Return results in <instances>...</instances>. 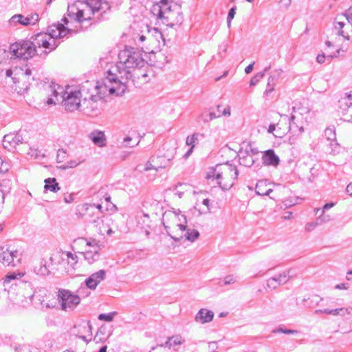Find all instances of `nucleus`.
<instances>
[{"label":"nucleus","instance_id":"864d4df0","mask_svg":"<svg viewBox=\"0 0 352 352\" xmlns=\"http://www.w3.org/2000/svg\"><path fill=\"white\" fill-rule=\"evenodd\" d=\"M81 163V161L71 160L67 162L65 168H74Z\"/></svg>","mask_w":352,"mask_h":352},{"label":"nucleus","instance_id":"4d7b16f0","mask_svg":"<svg viewBox=\"0 0 352 352\" xmlns=\"http://www.w3.org/2000/svg\"><path fill=\"white\" fill-rule=\"evenodd\" d=\"M316 60L319 63H323L325 60V56L324 54H318L316 57Z\"/></svg>","mask_w":352,"mask_h":352},{"label":"nucleus","instance_id":"0e129e2a","mask_svg":"<svg viewBox=\"0 0 352 352\" xmlns=\"http://www.w3.org/2000/svg\"><path fill=\"white\" fill-rule=\"evenodd\" d=\"M346 192L349 195L352 196V184H349L346 186Z\"/></svg>","mask_w":352,"mask_h":352},{"label":"nucleus","instance_id":"f8f14e48","mask_svg":"<svg viewBox=\"0 0 352 352\" xmlns=\"http://www.w3.org/2000/svg\"><path fill=\"white\" fill-rule=\"evenodd\" d=\"M21 261V254L15 250L0 247V262L6 266L16 267Z\"/></svg>","mask_w":352,"mask_h":352},{"label":"nucleus","instance_id":"c9c22d12","mask_svg":"<svg viewBox=\"0 0 352 352\" xmlns=\"http://www.w3.org/2000/svg\"><path fill=\"white\" fill-rule=\"evenodd\" d=\"M184 236L188 241L194 242L199 236V232L197 230H187Z\"/></svg>","mask_w":352,"mask_h":352},{"label":"nucleus","instance_id":"9d476101","mask_svg":"<svg viewBox=\"0 0 352 352\" xmlns=\"http://www.w3.org/2000/svg\"><path fill=\"white\" fill-rule=\"evenodd\" d=\"M334 28L338 34L349 39L350 34H352V8H349L345 14L336 16Z\"/></svg>","mask_w":352,"mask_h":352},{"label":"nucleus","instance_id":"4468645a","mask_svg":"<svg viewBox=\"0 0 352 352\" xmlns=\"http://www.w3.org/2000/svg\"><path fill=\"white\" fill-rule=\"evenodd\" d=\"M80 241L85 243L86 245L89 247V250L80 252V254L83 255L85 260H86L89 264H92L98 261L100 258V247L97 245L96 241L93 240L90 242L87 241V239L84 238L80 239Z\"/></svg>","mask_w":352,"mask_h":352},{"label":"nucleus","instance_id":"603ef678","mask_svg":"<svg viewBox=\"0 0 352 352\" xmlns=\"http://www.w3.org/2000/svg\"><path fill=\"white\" fill-rule=\"evenodd\" d=\"M202 204L206 206V209L203 210L204 213H208L210 211V200L208 199H204L202 201Z\"/></svg>","mask_w":352,"mask_h":352},{"label":"nucleus","instance_id":"2f4dec72","mask_svg":"<svg viewBox=\"0 0 352 352\" xmlns=\"http://www.w3.org/2000/svg\"><path fill=\"white\" fill-rule=\"evenodd\" d=\"M205 135L200 133H195L192 135L186 138V144L192 147H195L198 144L200 139L204 138Z\"/></svg>","mask_w":352,"mask_h":352},{"label":"nucleus","instance_id":"72a5a7b5","mask_svg":"<svg viewBox=\"0 0 352 352\" xmlns=\"http://www.w3.org/2000/svg\"><path fill=\"white\" fill-rule=\"evenodd\" d=\"M85 210L87 212V214L88 215H90V212L91 211H92L94 209H97L98 211H97V213L96 214V216H101L103 214V211H102V206L101 204H85L83 205L82 206Z\"/></svg>","mask_w":352,"mask_h":352},{"label":"nucleus","instance_id":"423d86ee","mask_svg":"<svg viewBox=\"0 0 352 352\" xmlns=\"http://www.w3.org/2000/svg\"><path fill=\"white\" fill-rule=\"evenodd\" d=\"M85 3L68 6L67 15L71 21L83 23L92 19L96 12L102 8V0H86Z\"/></svg>","mask_w":352,"mask_h":352},{"label":"nucleus","instance_id":"6e6552de","mask_svg":"<svg viewBox=\"0 0 352 352\" xmlns=\"http://www.w3.org/2000/svg\"><path fill=\"white\" fill-rule=\"evenodd\" d=\"M186 217L184 214H181L180 211H166L164 213L162 217V223L168 235L175 241H179V239L182 237H176L169 233V229L173 227V228H177L182 232L186 230Z\"/></svg>","mask_w":352,"mask_h":352},{"label":"nucleus","instance_id":"bf43d9fd","mask_svg":"<svg viewBox=\"0 0 352 352\" xmlns=\"http://www.w3.org/2000/svg\"><path fill=\"white\" fill-rule=\"evenodd\" d=\"M208 348L214 351L217 348V342H210L208 343Z\"/></svg>","mask_w":352,"mask_h":352},{"label":"nucleus","instance_id":"20e7f679","mask_svg":"<svg viewBox=\"0 0 352 352\" xmlns=\"http://www.w3.org/2000/svg\"><path fill=\"white\" fill-rule=\"evenodd\" d=\"M43 91L48 96L47 100V104H55L56 101H58V95L61 98V102L65 109L69 111L80 110L81 105V86L78 90L63 91V88L54 82H45L43 85Z\"/></svg>","mask_w":352,"mask_h":352},{"label":"nucleus","instance_id":"f257e3e1","mask_svg":"<svg viewBox=\"0 0 352 352\" xmlns=\"http://www.w3.org/2000/svg\"><path fill=\"white\" fill-rule=\"evenodd\" d=\"M114 77L107 76L102 81L87 80L81 85V105L80 111L96 117L104 109L107 96H120L124 93L126 86L124 82L114 81Z\"/></svg>","mask_w":352,"mask_h":352},{"label":"nucleus","instance_id":"37998d69","mask_svg":"<svg viewBox=\"0 0 352 352\" xmlns=\"http://www.w3.org/2000/svg\"><path fill=\"white\" fill-rule=\"evenodd\" d=\"M176 153V147L173 146L167 149L166 153L164 154V157L167 159L168 161H170L174 158Z\"/></svg>","mask_w":352,"mask_h":352},{"label":"nucleus","instance_id":"69168bd1","mask_svg":"<svg viewBox=\"0 0 352 352\" xmlns=\"http://www.w3.org/2000/svg\"><path fill=\"white\" fill-rule=\"evenodd\" d=\"M275 129H276V125L274 124H272L269 126L267 131H268V133H273L274 131L275 130Z\"/></svg>","mask_w":352,"mask_h":352},{"label":"nucleus","instance_id":"b1692460","mask_svg":"<svg viewBox=\"0 0 352 352\" xmlns=\"http://www.w3.org/2000/svg\"><path fill=\"white\" fill-rule=\"evenodd\" d=\"M185 342L184 339L180 335H175L168 338V340L165 343L162 344L155 348H153V350L160 348L164 347L170 349L177 345H181Z\"/></svg>","mask_w":352,"mask_h":352},{"label":"nucleus","instance_id":"f704fd0d","mask_svg":"<svg viewBox=\"0 0 352 352\" xmlns=\"http://www.w3.org/2000/svg\"><path fill=\"white\" fill-rule=\"evenodd\" d=\"M230 107H226L223 109L222 113H217L216 112H210L208 113L209 119H206V121L212 120L214 118H219L221 116H230Z\"/></svg>","mask_w":352,"mask_h":352},{"label":"nucleus","instance_id":"473e14b6","mask_svg":"<svg viewBox=\"0 0 352 352\" xmlns=\"http://www.w3.org/2000/svg\"><path fill=\"white\" fill-rule=\"evenodd\" d=\"M45 189L52 192H57L59 190L58 184L55 178H48L45 180Z\"/></svg>","mask_w":352,"mask_h":352},{"label":"nucleus","instance_id":"338daca9","mask_svg":"<svg viewBox=\"0 0 352 352\" xmlns=\"http://www.w3.org/2000/svg\"><path fill=\"white\" fill-rule=\"evenodd\" d=\"M78 337L80 339H81V340H82L83 341H85V342H87V343H89V342H90V340H91V339H87V338H86V336H78Z\"/></svg>","mask_w":352,"mask_h":352},{"label":"nucleus","instance_id":"6ab92c4d","mask_svg":"<svg viewBox=\"0 0 352 352\" xmlns=\"http://www.w3.org/2000/svg\"><path fill=\"white\" fill-rule=\"evenodd\" d=\"M25 273L20 272H13L8 273L3 278V286L6 289L9 283H12V285H25L26 282H23L21 278L24 276Z\"/></svg>","mask_w":352,"mask_h":352},{"label":"nucleus","instance_id":"a18cd8bd","mask_svg":"<svg viewBox=\"0 0 352 352\" xmlns=\"http://www.w3.org/2000/svg\"><path fill=\"white\" fill-rule=\"evenodd\" d=\"M272 333H285V334H296L298 333V331L296 330H292V329H284L283 327H279L276 329H274L272 331Z\"/></svg>","mask_w":352,"mask_h":352},{"label":"nucleus","instance_id":"79ce46f5","mask_svg":"<svg viewBox=\"0 0 352 352\" xmlns=\"http://www.w3.org/2000/svg\"><path fill=\"white\" fill-rule=\"evenodd\" d=\"M240 163L245 166H251L254 162L252 157L248 155L246 157H240Z\"/></svg>","mask_w":352,"mask_h":352},{"label":"nucleus","instance_id":"c756f323","mask_svg":"<svg viewBox=\"0 0 352 352\" xmlns=\"http://www.w3.org/2000/svg\"><path fill=\"white\" fill-rule=\"evenodd\" d=\"M39 70L40 68L34 67H27L24 71V75L28 78V80H29L30 77L32 80H39Z\"/></svg>","mask_w":352,"mask_h":352},{"label":"nucleus","instance_id":"7c9ffc66","mask_svg":"<svg viewBox=\"0 0 352 352\" xmlns=\"http://www.w3.org/2000/svg\"><path fill=\"white\" fill-rule=\"evenodd\" d=\"M339 107L343 111L352 106V92L345 94L339 100Z\"/></svg>","mask_w":352,"mask_h":352},{"label":"nucleus","instance_id":"e433bc0d","mask_svg":"<svg viewBox=\"0 0 352 352\" xmlns=\"http://www.w3.org/2000/svg\"><path fill=\"white\" fill-rule=\"evenodd\" d=\"M28 154L35 160H42L45 156L41 151L34 148H30Z\"/></svg>","mask_w":352,"mask_h":352},{"label":"nucleus","instance_id":"680f3d73","mask_svg":"<svg viewBox=\"0 0 352 352\" xmlns=\"http://www.w3.org/2000/svg\"><path fill=\"white\" fill-rule=\"evenodd\" d=\"M193 148H194V147L190 146V148L188 149V151L184 155V157H185V158L188 157L191 155V153L193 151Z\"/></svg>","mask_w":352,"mask_h":352},{"label":"nucleus","instance_id":"5fc2aeb1","mask_svg":"<svg viewBox=\"0 0 352 352\" xmlns=\"http://www.w3.org/2000/svg\"><path fill=\"white\" fill-rule=\"evenodd\" d=\"M219 54L222 56L227 51V44H222L219 47Z\"/></svg>","mask_w":352,"mask_h":352},{"label":"nucleus","instance_id":"dca6fc26","mask_svg":"<svg viewBox=\"0 0 352 352\" xmlns=\"http://www.w3.org/2000/svg\"><path fill=\"white\" fill-rule=\"evenodd\" d=\"M151 223L150 217L147 214L140 213L136 217L137 230L144 233L146 236H148L150 234Z\"/></svg>","mask_w":352,"mask_h":352},{"label":"nucleus","instance_id":"13d9d810","mask_svg":"<svg viewBox=\"0 0 352 352\" xmlns=\"http://www.w3.org/2000/svg\"><path fill=\"white\" fill-rule=\"evenodd\" d=\"M153 168H155L153 167V166L152 165L151 162L148 161V162H147L146 163L145 167L144 168V171H148V170H150L153 169Z\"/></svg>","mask_w":352,"mask_h":352},{"label":"nucleus","instance_id":"1a4fd4ad","mask_svg":"<svg viewBox=\"0 0 352 352\" xmlns=\"http://www.w3.org/2000/svg\"><path fill=\"white\" fill-rule=\"evenodd\" d=\"M32 45L31 41H21L12 44L10 47V50L13 56L23 60H28L32 58L35 54L39 55V56L43 58L48 54L46 50L39 54L38 51L34 49Z\"/></svg>","mask_w":352,"mask_h":352},{"label":"nucleus","instance_id":"bb28decb","mask_svg":"<svg viewBox=\"0 0 352 352\" xmlns=\"http://www.w3.org/2000/svg\"><path fill=\"white\" fill-rule=\"evenodd\" d=\"M33 271L39 276H46L50 274V270L47 267V262L43 258H41L38 263L35 264Z\"/></svg>","mask_w":352,"mask_h":352},{"label":"nucleus","instance_id":"09e8293b","mask_svg":"<svg viewBox=\"0 0 352 352\" xmlns=\"http://www.w3.org/2000/svg\"><path fill=\"white\" fill-rule=\"evenodd\" d=\"M236 280H237L236 277L232 274L228 275V276H225L223 280L224 285L234 284L236 282Z\"/></svg>","mask_w":352,"mask_h":352},{"label":"nucleus","instance_id":"cd10ccee","mask_svg":"<svg viewBox=\"0 0 352 352\" xmlns=\"http://www.w3.org/2000/svg\"><path fill=\"white\" fill-rule=\"evenodd\" d=\"M153 32L154 33V34H152V35H151L150 32H148V36H144V35H139L138 36V41L139 43H143L146 40H148L149 41H151L153 39V36H154L158 42H159V38H161L162 40L163 45H164V36H163V34H162V32L160 31H159L157 28H153Z\"/></svg>","mask_w":352,"mask_h":352},{"label":"nucleus","instance_id":"a878e982","mask_svg":"<svg viewBox=\"0 0 352 352\" xmlns=\"http://www.w3.org/2000/svg\"><path fill=\"white\" fill-rule=\"evenodd\" d=\"M110 335L111 333L108 332L107 326L102 325L97 331L94 340L96 343L104 342L109 338Z\"/></svg>","mask_w":352,"mask_h":352},{"label":"nucleus","instance_id":"de8ad7c7","mask_svg":"<svg viewBox=\"0 0 352 352\" xmlns=\"http://www.w3.org/2000/svg\"><path fill=\"white\" fill-rule=\"evenodd\" d=\"M236 10V6L232 7L228 12V17H227V24L228 27L230 28L231 26V21L234 19Z\"/></svg>","mask_w":352,"mask_h":352},{"label":"nucleus","instance_id":"f03ea898","mask_svg":"<svg viewBox=\"0 0 352 352\" xmlns=\"http://www.w3.org/2000/svg\"><path fill=\"white\" fill-rule=\"evenodd\" d=\"M119 60L109 71L108 76L114 77V81L124 82L132 78H146V73L139 74V69L146 62L143 58V51L136 47L126 46L118 54Z\"/></svg>","mask_w":352,"mask_h":352},{"label":"nucleus","instance_id":"f3484780","mask_svg":"<svg viewBox=\"0 0 352 352\" xmlns=\"http://www.w3.org/2000/svg\"><path fill=\"white\" fill-rule=\"evenodd\" d=\"M22 143H23V138L19 132L10 133L3 137V146L8 150L14 148L18 144Z\"/></svg>","mask_w":352,"mask_h":352},{"label":"nucleus","instance_id":"3c124183","mask_svg":"<svg viewBox=\"0 0 352 352\" xmlns=\"http://www.w3.org/2000/svg\"><path fill=\"white\" fill-rule=\"evenodd\" d=\"M62 255L65 256L67 260L72 259V261H74V263H76L77 262V261H76L77 256L76 254H72L70 252H63Z\"/></svg>","mask_w":352,"mask_h":352},{"label":"nucleus","instance_id":"c85d7f7f","mask_svg":"<svg viewBox=\"0 0 352 352\" xmlns=\"http://www.w3.org/2000/svg\"><path fill=\"white\" fill-rule=\"evenodd\" d=\"M255 191L258 195H269L272 189L267 188V182L266 180L258 181L256 185Z\"/></svg>","mask_w":352,"mask_h":352},{"label":"nucleus","instance_id":"9b49d317","mask_svg":"<svg viewBox=\"0 0 352 352\" xmlns=\"http://www.w3.org/2000/svg\"><path fill=\"white\" fill-rule=\"evenodd\" d=\"M58 300L63 311L70 312L80 304V298L69 290L60 289L58 294Z\"/></svg>","mask_w":352,"mask_h":352},{"label":"nucleus","instance_id":"052dcab7","mask_svg":"<svg viewBox=\"0 0 352 352\" xmlns=\"http://www.w3.org/2000/svg\"><path fill=\"white\" fill-rule=\"evenodd\" d=\"M193 148H194V147L190 146V148L188 149V151L184 155V157H185V158L188 157L191 155V153L193 151Z\"/></svg>","mask_w":352,"mask_h":352},{"label":"nucleus","instance_id":"ea45409f","mask_svg":"<svg viewBox=\"0 0 352 352\" xmlns=\"http://www.w3.org/2000/svg\"><path fill=\"white\" fill-rule=\"evenodd\" d=\"M122 3V0H102V8L103 9L102 5L104 4L106 6H108V8L110 7H118L121 5Z\"/></svg>","mask_w":352,"mask_h":352},{"label":"nucleus","instance_id":"a211bd4d","mask_svg":"<svg viewBox=\"0 0 352 352\" xmlns=\"http://www.w3.org/2000/svg\"><path fill=\"white\" fill-rule=\"evenodd\" d=\"M106 274L107 272L104 270L93 273L85 280V285L90 289H95L98 285L104 280Z\"/></svg>","mask_w":352,"mask_h":352},{"label":"nucleus","instance_id":"0eeeda50","mask_svg":"<svg viewBox=\"0 0 352 352\" xmlns=\"http://www.w3.org/2000/svg\"><path fill=\"white\" fill-rule=\"evenodd\" d=\"M239 171L236 167L230 164H217L215 168H211L208 174V179H216L220 187L224 190H229L237 179Z\"/></svg>","mask_w":352,"mask_h":352},{"label":"nucleus","instance_id":"ddd939ff","mask_svg":"<svg viewBox=\"0 0 352 352\" xmlns=\"http://www.w3.org/2000/svg\"><path fill=\"white\" fill-rule=\"evenodd\" d=\"M89 221L96 228L99 233L102 235H104L105 234L111 235L113 232L111 228L113 221L112 217L109 214H105L98 216L95 219H90Z\"/></svg>","mask_w":352,"mask_h":352},{"label":"nucleus","instance_id":"e2e57ef3","mask_svg":"<svg viewBox=\"0 0 352 352\" xmlns=\"http://www.w3.org/2000/svg\"><path fill=\"white\" fill-rule=\"evenodd\" d=\"M337 289H346L348 288L346 284L345 283H342V284H340V285H336V287Z\"/></svg>","mask_w":352,"mask_h":352},{"label":"nucleus","instance_id":"7ed1b4c3","mask_svg":"<svg viewBox=\"0 0 352 352\" xmlns=\"http://www.w3.org/2000/svg\"><path fill=\"white\" fill-rule=\"evenodd\" d=\"M62 21L64 24L57 23L50 26L48 34L40 33L32 38L33 40L31 42L33 44L34 48L36 50L37 47H43L45 50H49V52H47L49 53L52 50H55L58 45L56 38H63L70 34L79 32L82 29V23H76L74 20L71 21L67 14V16L62 19Z\"/></svg>","mask_w":352,"mask_h":352},{"label":"nucleus","instance_id":"5701e85b","mask_svg":"<svg viewBox=\"0 0 352 352\" xmlns=\"http://www.w3.org/2000/svg\"><path fill=\"white\" fill-rule=\"evenodd\" d=\"M214 318V313L207 309H201L196 314L195 320L201 324L211 322Z\"/></svg>","mask_w":352,"mask_h":352},{"label":"nucleus","instance_id":"393cba45","mask_svg":"<svg viewBox=\"0 0 352 352\" xmlns=\"http://www.w3.org/2000/svg\"><path fill=\"white\" fill-rule=\"evenodd\" d=\"M89 138L92 142L98 146H104L106 144V138L104 133L102 131H93L89 134Z\"/></svg>","mask_w":352,"mask_h":352},{"label":"nucleus","instance_id":"412c9836","mask_svg":"<svg viewBox=\"0 0 352 352\" xmlns=\"http://www.w3.org/2000/svg\"><path fill=\"white\" fill-rule=\"evenodd\" d=\"M324 312L327 314L331 315H340L342 316H346L347 320H349V323L346 322L344 324V328L346 330L352 331V316L350 315L348 309L346 308H340L336 309H327Z\"/></svg>","mask_w":352,"mask_h":352},{"label":"nucleus","instance_id":"4be33fe9","mask_svg":"<svg viewBox=\"0 0 352 352\" xmlns=\"http://www.w3.org/2000/svg\"><path fill=\"white\" fill-rule=\"evenodd\" d=\"M263 163L265 166H277L279 164L280 160L272 149L267 150L262 156Z\"/></svg>","mask_w":352,"mask_h":352},{"label":"nucleus","instance_id":"aec40b11","mask_svg":"<svg viewBox=\"0 0 352 352\" xmlns=\"http://www.w3.org/2000/svg\"><path fill=\"white\" fill-rule=\"evenodd\" d=\"M289 272H284L278 275L274 276L267 280V287L270 289H275L280 285L286 283L290 278Z\"/></svg>","mask_w":352,"mask_h":352},{"label":"nucleus","instance_id":"6e6d98bb","mask_svg":"<svg viewBox=\"0 0 352 352\" xmlns=\"http://www.w3.org/2000/svg\"><path fill=\"white\" fill-rule=\"evenodd\" d=\"M254 62H252V63H250L249 65H248L245 69V72L246 74H250L252 72L253 70V68H254Z\"/></svg>","mask_w":352,"mask_h":352},{"label":"nucleus","instance_id":"49530a36","mask_svg":"<svg viewBox=\"0 0 352 352\" xmlns=\"http://www.w3.org/2000/svg\"><path fill=\"white\" fill-rule=\"evenodd\" d=\"M29 85H26L25 86L21 87L19 85H15L12 89L19 95H23L25 92L28 91L29 89Z\"/></svg>","mask_w":352,"mask_h":352},{"label":"nucleus","instance_id":"8fccbe9b","mask_svg":"<svg viewBox=\"0 0 352 352\" xmlns=\"http://www.w3.org/2000/svg\"><path fill=\"white\" fill-rule=\"evenodd\" d=\"M132 141V138L131 137H126L123 140V146L124 147H134L138 144V142L133 143L132 144L130 142Z\"/></svg>","mask_w":352,"mask_h":352},{"label":"nucleus","instance_id":"2eb2a0df","mask_svg":"<svg viewBox=\"0 0 352 352\" xmlns=\"http://www.w3.org/2000/svg\"><path fill=\"white\" fill-rule=\"evenodd\" d=\"M39 20L38 14L36 13L31 14L27 16L19 14L12 16L9 20V25L12 27L16 26L17 24L23 26L35 25Z\"/></svg>","mask_w":352,"mask_h":352},{"label":"nucleus","instance_id":"a19ab883","mask_svg":"<svg viewBox=\"0 0 352 352\" xmlns=\"http://www.w3.org/2000/svg\"><path fill=\"white\" fill-rule=\"evenodd\" d=\"M117 314L116 311L108 313V314H100L98 318L100 320L106 322H111L113 320L114 316Z\"/></svg>","mask_w":352,"mask_h":352},{"label":"nucleus","instance_id":"58836bf2","mask_svg":"<svg viewBox=\"0 0 352 352\" xmlns=\"http://www.w3.org/2000/svg\"><path fill=\"white\" fill-rule=\"evenodd\" d=\"M276 78L274 76H270L268 78V82L267 84V88L265 91V94L266 95H268L269 94L272 93L274 89V80Z\"/></svg>","mask_w":352,"mask_h":352},{"label":"nucleus","instance_id":"774afa93","mask_svg":"<svg viewBox=\"0 0 352 352\" xmlns=\"http://www.w3.org/2000/svg\"><path fill=\"white\" fill-rule=\"evenodd\" d=\"M107 346H102L99 351L98 352H107Z\"/></svg>","mask_w":352,"mask_h":352},{"label":"nucleus","instance_id":"39448f33","mask_svg":"<svg viewBox=\"0 0 352 352\" xmlns=\"http://www.w3.org/2000/svg\"><path fill=\"white\" fill-rule=\"evenodd\" d=\"M151 11L157 19L170 28L179 27L184 21L181 6L169 0H161Z\"/></svg>","mask_w":352,"mask_h":352},{"label":"nucleus","instance_id":"c03bdc74","mask_svg":"<svg viewBox=\"0 0 352 352\" xmlns=\"http://www.w3.org/2000/svg\"><path fill=\"white\" fill-rule=\"evenodd\" d=\"M264 77V72H258L255 74L250 80V85H256Z\"/></svg>","mask_w":352,"mask_h":352},{"label":"nucleus","instance_id":"4c0bfd02","mask_svg":"<svg viewBox=\"0 0 352 352\" xmlns=\"http://www.w3.org/2000/svg\"><path fill=\"white\" fill-rule=\"evenodd\" d=\"M324 135L331 144H332L336 140V134L333 129L327 128L324 131Z\"/></svg>","mask_w":352,"mask_h":352}]
</instances>
